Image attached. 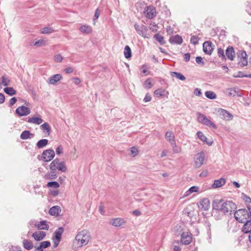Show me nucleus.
<instances>
[{"label": "nucleus", "instance_id": "obj_62", "mask_svg": "<svg viewBox=\"0 0 251 251\" xmlns=\"http://www.w3.org/2000/svg\"><path fill=\"white\" fill-rule=\"evenodd\" d=\"M190 54L189 53H187L184 54V59L186 62H188L190 60Z\"/></svg>", "mask_w": 251, "mask_h": 251}, {"label": "nucleus", "instance_id": "obj_12", "mask_svg": "<svg viewBox=\"0 0 251 251\" xmlns=\"http://www.w3.org/2000/svg\"><path fill=\"white\" fill-rule=\"evenodd\" d=\"M219 114L221 118L226 121H229L233 119V115L227 110L223 109H220L218 110Z\"/></svg>", "mask_w": 251, "mask_h": 251}, {"label": "nucleus", "instance_id": "obj_50", "mask_svg": "<svg viewBox=\"0 0 251 251\" xmlns=\"http://www.w3.org/2000/svg\"><path fill=\"white\" fill-rule=\"evenodd\" d=\"M199 39L196 36H192L191 37L190 42L192 44L196 45L198 43Z\"/></svg>", "mask_w": 251, "mask_h": 251}, {"label": "nucleus", "instance_id": "obj_43", "mask_svg": "<svg viewBox=\"0 0 251 251\" xmlns=\"http://www.w3.org/2000/svg\"><path fill=\"white\" fill-rule=\"evenodd\" d=\"M53 32V30L50 27H46L41 29V32L43 34H49Z\"/></svg>", "mask_w": 251, "mask_h": 251}, {"label": "nucleus", "instance_id": "obj_61", "mask_svg": "<svg viewBox=\"0 0 251 251\" xmlns=\"http://www.w3.org/2000/svg\"><path fill=\"white\" fill-rule=\"evenodd\" d=\"M52 239H53V247L54 248H56L58 246V245L60 242V240L55 239L53 238H52Z\"/></svg>", "mask_w": 251, "mask_h": 251}, {"label": "nucleus", "instance_id": "obj_64", "mask_svg": "<svg viewBox=\"0 0 251 251\" xmlns=\"http://www.w3.org/2000/svg\"><path fill=\"white\" fill-rule=\"evenodd\" d=\"M73 81L74 83L76 85H78L81 82L80 79L77 77L74 78Z\"/></svg>", "mask_w": 251, "mask_h": 251}, {"label": "nucleus", "instance_id": "obj_58", "mask_svg": "<svg viewBox=\"0 0 251 251\" xmlns=\"http://www.w3.org/2000/svg\"><path fill=\"white\" fill-rule=\"evenodd\" d=\"M17 101V99L15 97H13L10 99L9 101V104L10 106L13 105Z\"/></svg>", "mask_w": 251, "mask_h": 251}, {"label": "nucleus", "instance_id": "obj_6", "mask_svg": "<svg viewBox=\"0 0 251 251\" xmlns=\"http://www.w3.org/2000/svg\"><path fill=\"white\" fill-rule=\"evenodd\" d=\"M134 28L137 33L139 35L145 38L149 39L150 38V34L148 32V28L145 25H140L137 24H135L134 25Z\"/></svg>", "mask_w": 251, "mask_h": 251}, {"label": "nucleus", "instance_id": "obj_48", "mask_svg": "<svg viewBox=\"0 0 251 251\" xmlns=\"http://www.w3.org/2000/svg\"><path fill=\"white\" fill-rule=\"evenodd\" d=\"M151 26L150 27V29L153 32H156L157 30L158 26L157 24L153 22L150 24Z\"/></svg>", "mask_w": 251, "mask_h": 251}, {"label": "nucleus", "instance_id": "obj_4", "mask_svg": "<svg viewBox=\"0 0 251 251\" xmlns=\"http://www.w3.org/2000/svg\"><path fill=\"white\" fill-rule=\"evenodd\" d=\"M234 217L239 223H245L249 219V213L246 209H240L234 213Z\"/></svg>", "mask_w": 251, "mask_h": 251}, {"label": "nucleus", "instance_id": "obj_38", "mask_svg": "<svg viewBox=\"0 0 251 251\" xmlns=\"http://www.w3.org/2000/svg\"><path fill=\"white\" fill-rule=\"evenodd\" d=\"M205 96L211 100H213L216 98V94L211 91H207L205 92Z\"/></svg>", "mask_w": 251, "mask_h": 251}, {"label": "nucleus", "instance_id": "obj_40", "mask_svg": "<svg viewBox=\"0 0 251 251\" xmlns=\"http://www.w3.org/2000/svg\"><path fill=\"white\" fill-rule=\"evenodd\" d=\"M47 44V41L46 40L44 39H40L38 40L37 41L35 42L34 44V46H37V47H42V46H45Z\"/></svg>", "mask_w": 251, "mask_h": 251}, {"label": "nucleus", "instance_id": "obj_10", "mask_svg": "<svg viewBox=\"0 0 251 251\" xmlns=\"http://www.w3.org/2000/svg\"><path fill=\"white\" fill-rule=\"evenodd\" d=\"M31 112L30 109L25 106H21L16 109V113L19 116H27Z\"/></svg>", "mask_w": 251, "mask_h": 251}, {"label": "nucleus", "instance_id": "obj_44", "mask_svg": "<svg viewBox=\"0 0 251 251\" xmlns=\"http://www.w3.org/2000/svg\"><path fill=\"white\" fill-rule=\"evenodd\" d=\"M226 92L229 96L234 97L238 95V92L236 89H228Z\"/></svg>", "mask_w": 251, "mask_h": 251}, {"label": "nucleus", "instance_id": "obj_51", "mask_svg": "<svg viewBox=\"0 0 251 251\" xmlns=\"http://www.w3.org/2000/svg\"><path fill=\"white\" fill-rule=\"evenodd\" d=\"M196 62L197 63L201 65H203L204 64L202 58L200 56H198L196 58Z\"/></svg>", "mask_w": 251, "mask_h": 251}, {"label": "nucleus", "instance_id": "obj_47", "mask_svg": "<svg viewBox=\"0 0 251 251\" xmlns=\"http://www.w3.org/2000/svg\"><path fill=\"white\" fill-rule=\"evenodd\" d=\"M218 54L220 57H221L222 59H226V55H225L224 50L221 48L218 49Z\"/></svg>", "mask_w": 251, "mask_h": 251}, {"label": "nucleus", "instance_id": "obj_14", "mask_svg": "<svg viewBox=\"0 0 251 251\" xmlns=\"http://www.w3.org/2000/svg\"><path fill=\"white\" fill-rule=\"evenodd\" d=\"M62 78V76L60 74H56L49 77L48 82L50 84L55 85L59 81L61 80Z\"/></svg>", "mask_w": 251, "mask_h": 251}, {"label": "nucleus", "instance_id": "obj_18", "mask_svg": "<svg viewBox=\"0 0 251 251\" xmlns=\"http://www.w3.org/2000/svg\"><path fill=\"white\" fill-rule=\"evenodd\" d=\"M46 234L44 231H36L32 234V237L36 241L42 240L46 236Z\"/></svg>", "mask_w": 251, "mask_h": 251}, {"label": "nucleus", "instance_id": "obj_25", "mask_svg": "<svg viewBox=\"0 0 251 251\" xmlns=\"http://www.w3.org/2000/svg\"><path fill=\"white\" fill-rule=\"evenodd\" d=\"M11 80L9 77L5 74L1 76V81L0 82V85L3 86H7L10 85Z\"/></svg>", "mask_w": 251, "mask_h": 251}, {"label": "nucleus", "instance_id": "obj_57", "mask_svg": "<svg viewBox=\"0 0 251 251\" xmlns=\"http://www.w3.org/2000/svg\"><path fill=\"white\" fill-rule=\"evenodd\" d=\"M239 63V64H240L241 65H242L243 66L247 65L248 61L247 60V58L240 59V60Z\"/></svg>", "mask_w": 251, "mask_h": 251}, {"label": "nucleus", "instance_id": "obj_5", "mask_svg": "<svg viewBox=\"0 0 251 251\" xmlns=\"http://www.w3.org/2000/svg\"><path fill=\"white\" fill-rule=\"evenodd\" d=\"M197 115L198 121L199 123H201L203 125L209 127H211L213 129L217 128V127L216 126V125L212 121H211L209 119H208L204 115L200 113H198Z\"/></svg>", "mask_w": 251, "mask_h": 251}, {"label": "nucleus", "instance_id": "obj_34", "mask_svg": "<svg viewBox=\"0 0 251 251\" xmlns=\"http://www.w3.org/2000/svg\"><path fill=\"white\" fill-rule=\"evenodd\" d=\"M161 45H164L166 43L164 38L158 33L155 34L153 37Z\"/></svg>", "mask_w": 251, "mask_h": 251}, {"label": "nucleus", "instance_id": "obj_13", "mask_svg": "<svg viewBox=\"0 0 251 251\" xmlns=\"http://www.w3.org/2000/svg\"><path fill=\"white\" fill-rule=\"evenodd\" d=\"M109 224L115 227H120L125 225L126 221L123 218H116L111 219Z\"/></svg>", "mask_w": 251, "mask_h": 251}, {"label": "nucleus", "instance_id": "obj_22", "mask_svg": "<svg viewBox=\"0 0 251 251\" xmlns=\"http://www.w3.org/2000/svg\"><path fill=\"white\" fill-rule=\"evenodd\" d=\"M64 232V228L62 227L58 228L54 233L53 239L61 241V236Z\"/></svg>", "mask_w": 251, "mask_h": 251}, {"label": "nucleus", "instance_id": "obj_27", "mask_svg": "<svg viewBox=\"0 0 251 251\" xmlns=\"http://www.w3.org/2000/svg\"><path fill=\"white\" fill-rule=\"evenodd\" d=\"M201 207L204 210H207L210 207V202L207 199H204L200 202Z\"/></svg>", "mask_w": 251, "mask_h": 251}, {"label": "nucleus", "instance_id": "obj_35", "mask_svg": "<svg viewBox=\"0 0 251 251\" xmlns=\"http://www.w3.org/2000/svg\"><path fill=\"white\" fill-rule=\"evenodd\" d=\"M4 91L10 96H13L16 94V91L13 87H5L4 88Z\"/></svg>", "mask_w": 251, "mask_h": 251}, {"label": "nucleus", "instance_id": "obj_23", "mask_svg": "<svg viewBox=\"0 0 251 251\" xmlns=\"http://www.w3.org/2000/svg\"><path fill=\"white\" fill-rule=\"evenodd\" d=\"M61 212L60 207L59 206H54L49 210V214L52 216H58Z\"/></svg>", "mask_w": 251, "mask_h": 251}, {"label": "nucleus", "instance_id": "obj_16", "mask_svg": "<svg viewBox=\"0 0 251 251\" xmlns=\"http://www.w3.org/2000/svg\"><path fill=\"white\" fill-rule=\"evenodd\" d=\"M183 40L182 37L179 35L172 36L169 39V42L171 44H181L182 43Z\"/></svg>", "mask_w": 251, "mask_h": 251}, {"label": "nucleus", "instance_id": "obj_33", "mask_svg": "<svg viewBox=\"0 0 251 251\" xmlns=\"http://www.w3.org/2000/svg\"><path fill=\"white\" fill-rule=\"evenodd\" d=\"M23 243L24 247L27 250H30L33 248L32 242L30 241L25 239Z\"/></svg>", "mask_w": 251, "mask_h": 251}, {"label": "nucleus", "instance_id": "obj_45", "mask_svg": "<svg viewBox=\"0 0 251 251\" xmlns=\"http://www.w3.org/2000/svg\"><path fill=\"white\" fill-rule=\"evenodd\" d=\"M130 155L133 157L136 156L139 152L137 148L136 147H132L130 149Z\"/></svg>", "mask_w": 251, "mask_h": 251}, {"label": "nucleus", "instance_id": "obj_53", "mask_svg": "<svg viewBox=\"0 0 251 251\" xmlns=\"http://www.w3.org/2000/svg\"><path fill=\"white\" fill-rule=\"evenodd\" d=\"M188 190H189V192L192 193L198 192L199 190V188L198 186H193L190 187Z\"/></svg>", "mask_w": 251, "mask_h": 251}, {"label": "nucleus", "instance_id": "obj_30", "mask_svg": "<svg viewBox=\"0 0 251 251\" xmlns=\"http://www.w3.org/2000/svg\"><path fill=\"white\" fill-rule=\"evenodd\" d=\"M36 226L38 229H46L48 230L49 226L46 223V222L43 221L40 222L39 224L36 225Z\"/></svg>", "mask_w": 251, "mask_h": 251}, {"label": "nucleus", "instance_id": "obj_21", "mask_svg": "<svg viewBox=\"0 0 251 251\" xmlns=\"http://www.w3.org/2000/svg\"><path fill=\"white\" fill-rule=\"evenodd\" d=\"M226 183V179L224 178H221L219 179L215 180L212 184L213 188H218L224 185Z\"/></svg>", "mask_w": 251, "mask_h": 251}, {"label": "nucleus", "instance_id": "obj_8", "mask_svg": "<svg viewBox=\"0 0 251 251\" xmlns=\"http://www.w3.org/2000/svg\"><path fill=\"white\" fill-rule=\"evenodd\" d=\"M55 156V153L53 150L48 149L43 151L42 158L45 162H48L53 159Z\"/></svg>", "mask_w": 251, "mask_h": 251}, {"label": "nucleus", "instance_id": "obj_2", "mask_svg": "<svg viewBox=\"0 0 251 251\" xmlns=\"http://www.w3.org/2000/svg\"><path fill=\"white\" fill-rule=\"evenodd\" d=\"M90 237L89 232L87 230H83L79 232L73 241V250H77L79 248L87 245L89 241Z\"/></svg>", "mask_w": 251, "mask_h": 251}, {"label": "nucleus", "instance_id": "obj_1", "mask_svg": "<svg viewBox=\"0 0 251 251\" xmlns=\"http://www.w3.org/2000/svg\"><path fill=\"white\" fill-rule=\"evenodd\" d=\"M213 211L212 215L217 220L221 219V216H217V214L222 213V215L230 214L234 211L236 206L231 201H225L223 200H216L213 202Z\"/></svg>", "mask_w": 251, "mask_h": 251}, {"label": "nucleus", "instance_id": "obj_19", "mask_svg": "<svg viewBox=\"0 0 251 251\" xmlns=\"http://www.w3.org/2000/svg\"><path fill=\"white\" fill-rule=\"evenodd\" d=\"M27 122L36 125H40L43 122V120L40 117L33 116L28 118Z\"/></svg>", "mask_w": 251, "mask_h": 251}, {"label": "nucleus", "instance_id": "obj_60", "mask_svg": "<svg viewBox=\"0 0 251 251\" xmlns=\"http://www.w3.org/2000/svg\"><path fill=\"white\" fill-rule=\"evenodd\" d=\"M151 95H150L149 94H147L145 96V97L144 99V101L145 102H148L151 101Z\"/></svg>", "mask_w": 251, "mask_h": 251}, {"label": "nucleus", "instance_id": "obj_56", "mask_svg": "<svg viewBox=\"0 0 251 251\" xmlns=\"http://www.w3.org/2000/svg\"><path fill=\"white\" fill-rule=\"evenodd\" d=\"M63 147L61 145L59 146L56 149V152L57 154H60L63 152Z\"/></svg>", "mask_w": 251, "mask_h": 251}, {"label": "nucleus", "instance_id": "obj_52", "mask_svg": "<svg viewBox=\"0 0 251 251\" xmlns=\"http://www.w3.org/2000/svg\"><path fill=\"white\" fill-rule=\"evenodd\" d=\"M239 54H238V57L240 58V59L246 58H247V54L245 51H239Z\"/></svg>", "mask_w": 251, "mask_h": 251}, {"label": "nucleus", "instance_id": "obj_11", "mask_svg": "<svg viewBox=\"0 0 251 251\" xmlns=\"http://www.w3.org/2000/svg\"><path fill=\"white\" fill-rule=\"evenodd\" d=\"M214 50V45L210 41H206L203 44V51L208 55H211Z\"/></svg>", "mask_w": 251, "mask_h": 251}, {"label": "nucleus", "instance_id": "obj_54", "mask_svg": "<svg viewBox=\"0 0 251 251\" xmlns=\"http://www.w3.org/2000/svg\"><path fill=\"white\" fill-rule=\"evenodd\" d=\"M57 174L56 173V171H51V172L49 175L50 179H55L57 177Z\"/></svg>", "mask_w": 251, "mask_h": 251}, {"label": "nucleus", "instance_id": "obj_26", "mask_svg": "<svg viewBox=\"0 0 251 251\" xmlns=\"http://www.w3.org/2000/svg\"><path fill=\"white\" fill-rule=\"evenodd\" d=\"M34 136V134L28 130H25L21 133L20 137L23 140H26Z\"/></svg>", "mask_w": 251, "mask_h": 251}, {"label": "nucleus", "instance_id": "obj_17", "mask_svg": "<svg viewBox=\"0 0 251 251\" xmlns=\"http://www.w3.org/2000/svg\"><path fill=\"white\" fill-rule=\"evenodd\" d=\"M226 55L228 59L233 60L235 56V53L233 48L228 47L226 50Z\"/></svg>", "mask_w": 251, "mask_h": 251}, {"label": "nucleus", "instance_id": "obj_7", "mask_svg": "<svg viewBox=\"0 0 251 251\" xmlns=\"http://www.w3.org/2000/svg\"><path fill=\"white\" fill-rule=\"evenodd\" d=\"M205 158V153L201 151L197 153L194 157V166L196 168H200L203 163Z\"/></svg>", "mask_w": 251, "mask_h": 251}, {"label": "nucleus", "instance_id": "obj_24", "mask_svg": "<svg viewBox=\"0 0 251 251\" xmlns=\"http://www.w3.org/2000/svg\"><path fill=\"white\" fill-rule=\"evenodd\" d=\"M242 228V231L245 233L251 232V220H247Z\"/></svg>", "mask_w": 251, "mask_h": 251}, {"label": "nucleus", "instance_id": "obj_31", "mask_svg": "<svg viewBox=\"0 0 251 251\" xmlns=\"http://www.w3.org/2000/svg\"><path fill=\"white\" fill-rule=\"evenodd\" d=\"M40 128L44 131H47V134L48 135H49L51 131V127L49 124L48 123H45L40 126Z\"/></svg>", "mask_w": 251, "mask_h": 251}, {"label": "nucleus", "instance_id": "obj_42", "mask_svg": "<svg viewBox=\"0 0 251 251\" xmlns=\"http://www.w3.org/2000/svg\"><path fill=\"white\" fill-rule=\"evenodd\" d=\"M47 186L49 188H57L59 187V184L56 181H51L48 183Z\"/></svg>", "mask_w": 251, "mask_h": 251}, {"label": "nucleus", "instance_id": "obj_39", "mask_svg": "<svg viewBox=\"0 0 251 251\" xmlns=\"http://www.w3.org/2000/svg\"><path fill=\"white\" fill-rule=\"evenodd\" d=\"M154 94L158 98L162 97L165 95V90L162 88L158 89L154 91Z\"/></svg>", "mask_w": 251, "mask_h": 251}, {"label": "nucleus", "instance_id": "obj_41", "mask_svg": "<svg viewBox=\"0 0 251 251\" xmlns=\"http://www.w3.org/2000/svg\"><path fill=\"white\" fill-rule=\"evenodd\" d=\"M143 86L146 89H150L152 87L151 79L148 78L144 83Z\"/></svg>", "mask_w": 251, "mask_h": 251}, {"label": "nucleus", "instance_id": "obj_63", "mask_svg": "<svg viewBox=\"0 0 251 251\" xmlns=\"http://www.w3.org/2000/svg\"><path fill=\"white\" fill-rule=\"evenodd\" d=\"M175 243H176L175 242H174L173 243V248H174V251H180L181 248L180 247V246L179 245H175Z\"/></svg>", "mask_w": 251, "mask_h": 251}, {"label": "nucleus", "instance_id": "obj_36", "mask_svg": "<svg viewBox=\"0 0 251 251\" xmlns=\"http://www.w3.org/2000/svg\"><path fill=\"white\" fill-rule=\"evenodd\" d=\"M48 143V140L47 139H41L37 142L36 145L39 149H41L45 147Z\"/></svg>", "mask_w": 251, "mask_h": 251}, {"label": "nucleus", "instance_id": "obj_59", "mask_svg": "<svg viewBox=\"0 0 251 251\" xmlns=\"http://www.w3.org/2000/svg\"><path fill=\"white\" fill-rule=\"evenodd\" d=\"M194 94L197 96H201V90L199 88H196L194 90Z\"/></svg>", "mask_w": 251, "mask_h": 251}, {"label": "nucleus", "instance_id": "obj_28", "mask_svg": "<svg viewBox=\"0 0 251 251\" xmlns=\"http://www.w3.org/2000/svg\"><path fill=\"white\" fill-rule=\"evenodd\" d=\"M197 135L198 137L203 142H206L207 145L209 146H211L212 144V142L209 141L207 142L206 141L207 138L206 136L203 134V133L201 131H198L197 132Z\"/></svg>", "mask_w": 251, "mask_h": 251}, {"label": "nucleus", "instance_id": "obj_46", "mask_svg": "<svg viewBox=\"0 0 251 251\" xmlns=\"http://www.w3.org/2000/svg\"><path fill=\"white\" fill-rule=\"evenodd\" d=\"M171 145L173 147V151L174 153H178L181 151V148L178 146H177L176 145V142H175L174 145Z\"/></svg>", "mask_w": 251, "mask_h": 251}, {"label": "nucleus", "instance_id": "obj_9", "mask_svg": "<svg viewBox=\"0 0 251 251\" xmlns=\"http://www.w3.org/2000/svg\"><path fill=\"white\" fill-rule=\"evenodd\" d=\"M192 240V234L188 231L183 232L181 234V243L183 245H188Z\"/></svg>", "mask_w": 251, "mask_h": 251}, {"label": "nucleus", "instance_id": "obj_15", "mask_svg": "<svg viewBox=\"0 0 251 251\" xmlns=\"http://www.w3.org/2000/svg\"><path fill=\"white\" fill-rule=\"evenodd\" d=\"M145 13L147 18L151 19L155 16L156 10L153 6H148Z\"/></svg>", "mask_w": 251, "mask_h": 251}, {"label": "nucleus", "instance_id": "obj_55", "mask_svg": "<svg viewBox=\"0 0 251 251\" xmlns=\"http://www.w3.org/2000/svg\"><path fill=\"white\" fill-rule=\"evenodd\" d=\"M40 244L43 248H47L50 246V242L46 241L42 242Z\"/></svg>", "mask_w": 251, "mask_h": 251}, {"label": "nucleus", "instance_id": "obj_29", "mask_svg": "<svg viewBox=\"0 0 251 251\" xmlns=\"http://www.w3.org/2000/svg\"><path fill=\"white\" fill-rule=\"evenodd\" d=\"M79 29L81 32L86 34H89L92 31L91 27L87 25H83L81 26Z\"/></svg>", "mask_w": 251, "mask_h": 251}, {"label": "nucleus", "instance_id": "obj_32", "mask_svg": "<svg viewBox=\"0 0 251 251\" xmlns=\"http://www.w3.org/2000/svg\"><path fill=\"white\" fill-rule=\"evenodd\" d=\"M171 75L172 77H175L181 80H185L186 77L180 73L172 72Z\"/></svg>", "mask_w": 251, "mask_h": 251}, {"label": "nucleus", "instance_id": "obj_37", "mask_svg": "<svg viewBox=\"0 0 251 251\" xmlns=\"http://www.w3.org/2000/svg\"><path fill=\"white\" fill-rule=\"evenodd\" d=\"M124 55L126 58H129L131 56V50L128 46H126L125 48Z\"/></svg>", "mask_w": 251, "mask_h": 251}, {"label": "nucleus", "instance_id": "obj_49", "mask_svg": "<svg viewBox=\"0 0 251 251\" xmlns=\"http://www.w3.org/2000/svg\"><path fill=\"white\" fill-rule=\"evenodd\" d=\"M54 59L57 62H61L62 61L63 56L61 54H58L54 56Z\"/></svg>", "mask_w": 251, "mask_h": 251}, {"label": "nucleus", "instance_id": "obj_20", "mask_svg": "<svg viewBox=\"0 0 251 251\" xmlns=\"http://www.w3.org/2000/svg\"><path fill=\"white\" fill-rule=\"evenodd\" d=\"M165 137L171 145H174L175 140V135L172 131H167L165 134Z\"/></svg>", "mask_w": 251, "mask_h": 251}, {"label": "nucleus", "instance_id": "obj_3", "mask_svg": "<svg viewBox=\"0 0 251 251\" xmlns=\"http://www.w3.org/2000/svg\"><path fill=\"white\" fill-rule=\"evenodd\" d=\"M50 169L51 171H56L57 170L62 172H65L67 170V167L64 162H60L58 158L53 160L50 164Z\"/></svg>", "mask_w": 251, "mask_h": 251}]
</instances>
